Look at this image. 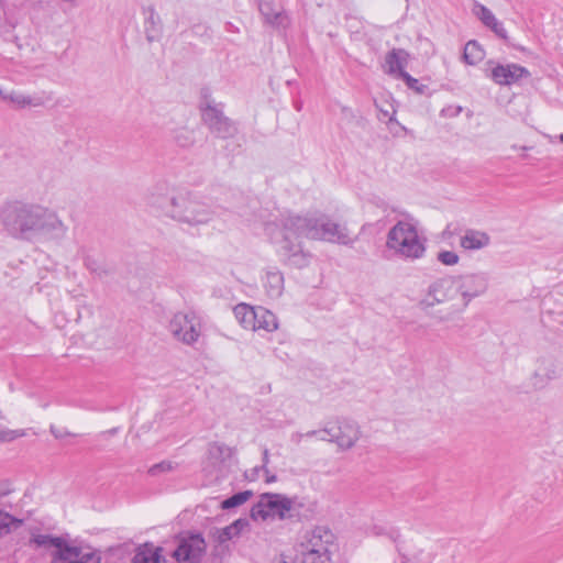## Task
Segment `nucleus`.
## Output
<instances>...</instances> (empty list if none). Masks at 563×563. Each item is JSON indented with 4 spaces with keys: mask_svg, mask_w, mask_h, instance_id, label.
I'll return each mask as SVG.
<instances>
[{
    "mask_svg": "<svg viewBox=\"0 0 563 563\" xmlns=\"http://www.w3.org/2000/svg\"><path fill=\"white\" fill-rule=\"evenodd\" d=\"M322 433L328 435L321 437L322 441L334 442L341 450L352 449L361 438L358 424L347 419L328 423Z\"/></svg>",
    "mask_w": 563,
    "mask_h": 563,
    "instance_id": "11",
    "label": "nucleus"
},
{
    "mask_svg": "<svg viewBox=\"0 0 563 563\" xmlns=\"http://www.w3.org/2000/svg\"><path fill=\"white\" fill-rule=\"evenodd\" d=\"M399 555H400V563H418V560L417 558L415 556L413 559H410L406 553H402L399 551Z\"/></svg>",
    "mask_w": 563,
    "mask_h": 563,
    "instance_id": "41",
    "label": "nucleus"
},
{
    "mask_svg": "<svg viewBox=\"0 0 563 563\" xmlns=\"http://www.w3.org/2000/svg\"><path fill=\"white\" fill-rule=\"evenodd\" d=\"M472 13L482 22L484 26L489 29L496 36L501 40L508 41V32L503 22H500L495 14L486 5L475 1L472 8Z\"/></svg>",
    "mask_w": 563,
    "mask_h": 563,
    "instance_id": "14",
    "label": "nucleus"
},
{
    "mask_svg": "<svg viewBox=\"0 0 563 563\" xmlns=\"http://www.w3.org/2000/svg\"><path fill=\"white\" fill-rule=\"evenodd\" d=\"M84 265L88 271L97 275H101L102 273H104L102 264L92 256H86L84 258Z\"/></svg>",
    "mask_w": 563,
    "mask_h": 563,
    "instance_id": "33",
    "label": "nucleus"
},
{
    "mask_svg": "<svg viewBox=\"0 0 563 563\" xmlns=\"http://www.w3.org/2000/svg\"><path fill=\"white\" fill-rule=\"evenodd\" d=\"M280 230L273 238L280 261L290 267L303 268L310 263V253L305 251L301 238L330 243L350 244L347 229L319 212L297 214L287 212L279 219Z\"/></svg>",
    "mask_w": 563,
    "mask_h": 563,
    "instance_id": "1",
    "label": "nucleus"
},
{
    "mask_svg": "<svg viewBox=\"0 0 563 563\" xmlns=\"http://www.w3.org/2000/svg\"><path fill=\"white\" fill-rule=\"evenodd\" d=\"M333 542L332 532L324 527L308 531L301 542L302 563H329V547Z\"/></svg>",
    "mask_w": 563,
    "mask_h": 563,
    "instance_id": "7",
    "label": "nucleus"
},
{
    "mask_svg": "<svg viewBox=\"0 0 563 563\" xmlns=\"http://www.w3.org/2000/svg\"><path fill=\"white\" fill-rule=\"evenodd\" d=\"M485 57V51L475 40L468 41L464 46L463 59L468 66H477Z\"/></svg>",
    "mask_w": 563,
    "mask_h": 563,
    "instance_id": "24",
    "label": "nucleus"
},
{
    "mask_svg": "<svg viewBox=\"0 0 563 563\" xmlns=\"http://www.w3.org/2000/svg\"><path fill=\"white\" fill-rule=\"evenodd\" d=\"M168 330L177 341L192 345L201 334V322L195 312H177L172 317Z\"/></svg>",
    "mask_w": 563,
    "mask_h": 563,
    "instance_id": "10",
    "label": "nucleus"
},
{
    "mask_svg": "<svg viewBox=\"0 0 563 563\" xmlns=\"http://www.w3.org/2000/svg\"><path fill=\"white\" fill-rule=\"evenodd\" d=\"M274 563H295L291 558L279 555L275 559Z\"/></svg>",
    "mask_w": 563,
    "mask_h": 563,
    "instance_id": "42",
    "label": "nucleus"
},
{
    "mask_svg": "<svg viewBox=\"0 0 563 563\" xmlns=\"http://www.w3.org/2000/svg\"><path fill=\"white\" fill-rule=\"evenodd\" d=\"M162 551V548L146 543L137 549L131 563H165Z\"/></svg>",
    "mask_w": 563,
    "mask_h": 563,
    "instance_id": "19",
    "label": "nucleus"
},
{
    "mask_svg": "<svg viewBox=\"0 0 563 563\" xmlns=\"http://www.w3.org/2000/svg\"><path fill=\"white\" fill-rule=\"evenodd\" d=\"M251 496H252L251 490H244V492L234 494L233 496H231L222 501L221 508L222 509H231V508L241 506L244 503H246L251 498Z\"/></svg>",
    "mask_w": 563,
    "mask_h": 563,
    "instance_id": "31",
    "label": "nucleus"
},
{
    "mask_svg": "<svg viewBox=\"0 0 563 563\" xmlns=\"http://www.w3.org/2000/svg\"><path fill=\"white\" fill-rule=\"evenodd\" d=\"M559 137H560V141L563 143V133H562V134H560V136H559Z\"/></svg>",
    "mask_w": 563,
    "mask_h": 563,
    "instance_id": "47",
    "label": "nucleus"
},
{
    "mask_svg": "<svg viewBox=\"0 0 563 563\" xmlns=\"http://www.w3.org/2000/svg\"><path fill=\"white\" fill-rule=\"evenodd\" d=\"M529 73H490L492 79L498 85H512L517 84L523 75Z\"/></svg>",
    "mask_w": 563,
    "mask_h": 563,
    "instance_id": "30",
    "label": "nucleus"
},
{
    "mask_svg": "<svg viewBox=\"0 0 563 563\" xmlns=\"http://www.w3.org/2000/svg\"><path fill=\"white\" fill-rule=\"evenodd\" d=\"M146 34L148 41H153L155 38V35H153L148 29H146Z\"/></svg>",
    "mask_w": 563,
    "mask_h": 563,
    "instance_id": "43",
    "label": "nucleus"
},
{
    "mask_svg": "<svg viewBox=\"0 0 563 563\" xmlns=\"http://www.w3.org/2000/svg\"><path fill=\"white\" fill-rule=\"evenodd\" d=\"M249 528V520L245 518H240L227 526L225 528L218 531V540L219 542H227L239 537L243 531Z\"/></svg>",
    "mask_w": 563,
    "mask_h": 563,
    "instance_id": "25",
    "label": "nucleus"
},
{
    "mask_svg": "<svg viewBox=\"0 0 563 563\" xmlns=\"http://www.w3.org/2000/svg\"><path fill=\"white\" fill-rule=\"evenodd\" d=\"M264 288L268 297L279 298L284 291V275L279 271H268L265 276Z\"/></svg>",
    "mask_w": 563,
    "mask_h": 563,
    "instance_id": "21",
    "label": "nucleus"
},
{
    "mask_svg": "<svg viewBox=\"0 0 563 563\" xmlns=\"http://www.w3.org/2000/svg\"><path fill=\"white\" fill-rule=\"evenodd\" d=\"M459 300L455 277L444 276L438 278L428 287L427 294L420 300L419 307L424 312L430 313L431 309L437 305L449 302L452 305Z\"/></svg>",
    "mask_w": 563,
    "mask_h": 563,
    "instance_id": "9",
    "label": "nucleus"
},
{
    "mask_svg": "<svg viewBox=\"0 0 563 563\" xmlns=\"http://www.w3.org/2000/svg\"><path fill=\"white\" fill-rule=\"evenodd\" d=\"M258 9L265 23L277 29H285L288 25V16L273 2L261 1Z\"/></svg>",
    "mask_w": 563,
    "mask_h": 563,
    "instance_id": "16",
    "label": "nucleus"
},
{
    "mask_svg": "<svg viewBox=\"0 0 563 563\" xmlns=\"http://www.w3.org/2000/svg\"><path fill=\"white\" fill-rule=\"evenodd\" d=\"M296 437H297L296 441L299 442L302 437H308V438L318 437L321 440V437H328V435L323 434L322 430H311L305 434L298 433V434H296Z\"/></svg>",
    "mask_w": 563,
    "mask_h": 563,
    "instance_id": "37",
    "label": "nucleus"
},
{
    "mask_svg": "<svg viewBox=\"0 0 563 563\" xmlns=\"http://www.w3.org/2000/svg\"><path fill=\"white\" fill-rule=\"evenodd\" d=\"M233 313L238 322L246 330L255 327L256 307L247 303H239L234 307Z\"/></svg>",
    "mask_w": 563,
    "mask_h": 563,
    "instance_id": "22",
    "label": "nucleus"
},
{
    "mask_svg": "<svg viewBox=\"0 0 563 563\" xmlns=\"http://www.w3.org/2000/svg\"><path fill=\"white\" fill-rule=\"evenodd\" d=\"M275 479H276V476H275V475H273V476H271V477H267L266 482H268V483H269V482H274Z\"/></svg>",
    "mask_w": 563,
    "mask_h": 563,
    "instance_id": "44",
    "label": "nucleus"
},
{
    "mask_svg": "<svg viewBox=\"0 0 563 563\" xmlns=\"http://www.w3.org/2000/svg\"><path fill=\"white\" fill-rule=\"evenodd\" d=\"M170 217L177 222L199 227L209 223L214 211L197 195L185 192L172 199Z\"/></svg>",
    "mask_w": 563,
    "mask_h": 563,
    "instance_id": "5",
    "label": "nucleus"
},
{
    "mask_svg": "<svg viewBox=\"0 0 563 563\" xmlns=\"http://www.w3.org/2000/svg\"><path fill=\"white\" fill-rule=\"evenodd\" d=\"M454 277L459 300L443 309L438 310L433 314V317L439 322H449L455 320L465 311L474 298L485 294L488 288V278L483 273L456 275Z\"/></svg>",
    "mask_w": 563,
    "mask_h": 563,
    "instance_id": "4",
    "label": "nucleus"
},
{
    "mask_svg": "<svg viewBox=\"0 0 563 563\" xmlns=\"http://www.w3.org/2000/svg\"><path fill=\"white\" fill-rule=\"evenodd\" d=\"M64 541L63 538L52 537L49 534H32L30 539L31 544H35L37 548H54V551H58Z\"/></svg>",
    "mask_w": 563,
    "mask_h": 563,
    "instance_id": "28",
    "label": "nucleus"
},
{
    "mask_svg": "<svg viewBox=\"0 0 563 563\" xmlns=\"http://www.w3.org/2000/svg\"><path fill=\"white\" fill-rule=\"evenodd\" d=\"M490 242L487 233L475 230H467L460 239V245L464 250L475 251L486 247Z\"/></svg>",
    "mask_w": 563,
    "mask_h": 563,
    "instance_id": "18",
    "label": "nucleus"
},
{
    "mask_svg": "<svg viewBox=\"0 0 563 563\" xmlns=\"http://www.w3.org/2000/svg\"><path fill=\"white\" fill-rule=\"evenodd\" d=\"M409 53L402 48H393L385 58L388 70H405L408 66Z\"/></svg>",
    "mask_w": 563,
    "mask_h": 563,
    "instance_id": "26",
    "label": "nucleus"
},
{
    "mask_svg": "<svg viewBox=\"0 0 563 563\" xmlns=\"http://www.w3.org/2000/svg\"><path fill=\"white\" fill-rule=\"evenodd\" d=\"M268 461H269V453H268V450L265 449L263 452V465L261 467H255L254 472L264 471L265 473H268V470L266 468Z\"/></svg>",
    "mask_w": 563,
    "mask_h": 563,
    "instance_id": "39",
    "label": "nucleus"
},
{
    "mask_svg": "<svg viewBox=\"0 0 563 563\" xmlns=\"http://www.w3.org/2000/svg\"><path fill=\"white\" fill-rule=\"evenodd\" d=\"M255 327L252 331L264 330L266 332H273L278 329V320L276 316L264 307H256V317L254 320Z\"/></svg>",
    "mask_w": 563,
    "mask_h": 563,
    "instance_id": "20",
    "label": "nucleus"
},
{
    "mask_svg": "<svg viewBox=\"0 0 563 563\" xmlns=\"http://www.w3.org/2000/svg\"><path fill=\"white\" fill-rule=\"evenodd\" d=\"M51 430V433L56 438V439H64L66 437H69L71 435L69 431H67L66 429L64 428H57L55 426H51L49 428Z\"/></svg>",
    "mask_w": 563,
    "mask_h": 563,
    "instance_id": "36",
    "label": "nucleus"
},
{
    "mask_svg": "<svg viewBox=\"0 0 563 563\" xmlns=\"http://www.w3.org/2000/svg\"><path fill=\"white\" fill-rule=\"evenodd\" d=\"M490 70H506V68L501 65H497L496 67L492 68ZM507 70H520V71H523V70H527L525 67L522 66H518V65H512L511 67L509 66L507 68Z\"/></svg>",
    "mask_w": 563,
    "mask_h": 563,
    "instance_id": "40",
    "label": "nucleus"
},
{
    "mask_svg": "<svg viewBox=\"0 0 563 563\" xmlns=\"http://www.w3.org/2000/svg\"><path fill=\"white\" fill-rule=\"evenodd\" d=\"M174 470V465L169 461H163L161 463L154 464L148 473L153 476L158 475L161 473L170 472Z\"/></svg>",
    "mask_w": 563,
    "mask_h": 563,
    "instance_id": "34",
    "label": "nucleus"
},
{
    "mask_svg": "<svg viewBox=\"0 0 563 563\" xmlns=\"http://www.w3.org/2000/svg\"><path fill=\"white\" fill-rule=\"evenodd\" d=\"M376 108L378 110V119L386 123L396 122V112L394 100L389 96H383L378 100H375Z\"/></svg>",
    "mask_w": 563,
    "mask_h": 563,
    "instance_id": "23",
    "label": "nucleus"
},
{
    "mask_svg": "<svg viewBox=\"0 0 563 563\" xmlns=\"http://www.w3.org/2000/svg\"><path fill=\"white\" fill-rule=\"evenodd\" d=\"M100 554L87 545H73L64 541L58 551H53L51 563H99Z\"/></svg>",
    "mask_w": 563,
    "mask_h": 563,
    "instance_id": "12",
    "label": "nucleus"
},
{
    "mask_svg": "<svg viewBox=\"0 0 563 563\" xmlns=\"http://www.w3.org/2000/svg\"><path fill=\"white\" fill-rule=\"evenodd\" d=\"M0 222L9 235L30 242L59 241L68 231L55 210L21 201L5 202L0 208Z\"/></svg>",
    "mask_w": 563,
    "mask_h": 563,
    "instance_id": "2",
    "label": "nucleus"
},
{
    "mask_svg": "<svg viewBox=\"0 0 563 563\" xmlns=\"http://www.w3.org/2000/svg\"><path fill=\"white\" fill-rule=\"evenodd\" d=\"M0 98L12 104L15 109H24L29 107H41L43 101L41 98H33L14 90L0 88Z\"/></svg>",
    "mask_w": 563,
    "mask_h": 563,
    "instance_id": "17",
    "label": "nucleus"
},
{
    "mask_svg": "<svg viewBox=\"0 0 563 563\" xmlns=\"http://www.w3.org/2000/svg\"><path fill=\"white\" fill-rule=\"evenodd\" d=\"M294 508V499L282 495L266 493L260 496L258 501L251 509L253 520L279 519L284 520L290 517L289 512Z\"/></svg>",
    "mask_w": 563,
    "mask_h": 563,
    "instance_id": "8",
    "label": "nucleus"
},
{
    "mask_svg": "<svg viewBox=\"0 0 563 563\" xmlns=\"http://www.w3.org/2000/svg\"><path fill=\"white\" fill-rule=\"evenodd\" d=\"M148 12H150V14H148V18L146 19V23H151L152 31H157L155 29V25L159 21V18H158V15L156 14V12H155V10L153 8H151L148 10Z\"/></svg>",
    "mask_w": 563,
    "mask_h": 563,
    "instance_id": "38",
    "label": "nucleus"
},
{
    "mask_svg": "<svg viewBox=\"0 0 563 563\" xmlns=\"http://www.w3.org/2000/svg\"><path fill=\"white\" fill-rule=\"evenodd\" d=\"M200 96L199 110L201 120L210 132L221 139L233 137L238 133V128L235 123L224 114L223 104L216 102L211 98L209 88H202Z\"/></svg>",
    "mask_w": 563,
    "mask_h": 563,
    "instance_id": "6",
    "label": "nucleus"
},
{
    "mask_svg": "<svg viewBox=\"0 0 563 563\" xmlns=\"http://www.w3.org/2000/svg\"><path fill=\"white\" fill-rule=\"evenodd\" d=\"M517 48H519V49H520V51H522V52H526V48H525V47L518 46Z\"/></svg>",
    "mask_w": 563,
    "mask_h": 563,
    "instance_id": "46",
    "label": "nucleus"
},
{
    "mask_svg": "<svg viewBox=\"0 0 563 563\" xmlns=\"http://www.w3.org/2000/svg\"><path fill=\"white\" fill-rule=\"evenodd\" d=\"M178 142H179V144H180L181 146H185V145L187 144V143H185V142H181L180 140H178Z\"/></svg>",
    "mask_w": 563,
    "mask_h": 563,
    "instance_id": "45",
    "label": "nucleus"
},
{
    "mask_svg": "<svg viewBox=\"0 0 563 563\" xmlns=\"http://www.w3.org/2000/svg\"><path fill=\"white\" fill-rule=\"evenodd\" d=\"M463 111V108L461 106H454V104H450V106H446L444 107L441 112H440V115L442 118H456L457 115L461 114V112Z\"/></svg>",
    "mask_w": 563,
    "mask_h": 563,
    "instance_id": "35",
    "label": "nucleus"
},
{
    "mask_svg": "<svg viewBox=\"0 0 563 563\" xmlns=\"http://www.w3.org/2000/svg\"><path fill=\"white\" fill-rule=\"evenodd\" d=\"M205 550V541L199 537H192L179 543L173 555L177 561L196 563Z\"/></svg>",
    "mask_w": 563,
    "mask_h": 563,
    "instance_id": "15",
    "label": "nucleus"
},
{
    "mask_svg": "<svg viewBox=\"0 0 563 563\" xmlns=\"http://www.w3.org/2000/svg\"><path fill=\"white\" fill-rule=\"evenodd\" d=\"M560 375L561 367L553 357H539L531 374L530 384L534 389H543Z\"/></svg>",
    "mask_w": 563,
    "mask_h": 563,
    "instance_id": "13",
    "label": "nucleus"
},
{
    "mask_svg": "<svg viewBox=\"0 0 563 563\" xmlns=\"http://www.w3.org/2000/svg\"><path fill=\"white\" fill-rule=\"evenodd\" d=\"M397 79H402L408 88L413 90L418 95H430L434 89L430 87L429 84L422 82L413 77H411L408 73H393Z\"/></svg>",
    "mask_w": 563,
    "mask_h": 563,
    "instance_id": "27",
    "label": "nucleus"
},
{
    "mask_svg": "<svg viewBox=\"0 0 563 563\" xmlns=\"http://www.w3.org/2000/svg\"><path fill=\"white\" fill-rule=\"evenodd\" d=\"M438 260L446 266H453L459 263V255L452 251H442L438 254Z\"/></svg>",
    "mask_w": 563,
    "mask_h": 563,
    "instance_id": "32",
    "label": "nucleus"
},
{
    "mask_svg": "<svg viewBox=\"0 0 563 563\" xmlns=\"http://www.w3.org/2000/svg\"><path fill=\"white\" fill-rule=\"evenodd\" d=\"M23 521L12 517L10 514L0 510V537L10 533L21 527Z\"/></svg>",
    "mask_w": 563,
    "mask_h": 563,
    "instance_id": "29",
    "label": "nucleus"
},
{
    "mask_svg": "<svg viewBox=\"0 0 563 563\" xmlns=\"http://www.w3.org/2000/svg\"><path fill=\"white\" fill-rule=\"evenodd\" d=\"M386 247L395 256L416 261L426 253V239L419 232L418 221L406 216L393 225L386 236Z\"/></svg>",
    "mask_w": 563,
    "mask_h": 563,
    "instance_id": "3",
    "label": "nucleus"
}]
</instances>
